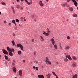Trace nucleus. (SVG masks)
<instances>
[{
    "label": "nucleus",
    "instance_id": "obj_63",
    "mask_svg": "<svg viewBox=\"0 0 78 78\" xmlns=\"http://www.w3.org/2000/svg\"><path fill=\"white\" fill-rule=\"evenodd\" d=\"M58 62H56V64H58Z\"/></svg>",
    "mask_w": 78,
    "mask_h": 78
},
{
    "label": "nucleus",
    "instance_id": "obj_58",
    "mask_svg": "<svg viewBox=\"0 0 78 78\" xmlns=\"http://www.w3.org/2000/svg\"><path fill=\"white\" fill-rule=\"evenodd\" d=\"M36 64H37V63H38V62L37 61V62H36Z\"/></svg>",
    "mask_w": 78,
    "mask_h": 78
},
{
    "label": "nucleus",
    "instance_id": "obj_16",
    "mask_svg": "<svg viewBox=\"0 0 78 78\" xmlns=\"http://www.w3.org/2000/svg\"><path fill=\"white\" fill-rule=\"evenodd\" d=\"M21 45L22 44H17V47H20Z\"/></svg>",
    "mask_w": 78,
    "mask_h": 78
},
{
    "label": "nucleus",
    "instance_id": "obj_38",
    "mask_svg": "<svg viewBox=\"0 0 78 78\" xmlns=\"http://www.w3.org/2000/svg\"><path fill=\"white\" fill-rule=\"evenodd\" d=\"M35 69L36 70H38V67H36V68H35Z\"/></svg>",
    "mask_w": 78,
    "mask_h": 78
},
{
    "label": "nucleus",
    "instance_id": "obj_42",
    "mask_svg": "<svg viewBox=\"0 0 78 78\" xmlns=\"http://www.w3.org/2000/svg\"><path fill=\"white\" fill-rule=\"evenodd\" d=\"M18 3H19L20 2V0H16Z\"/></svg>",
    "mask_w": 78,
    "mask_h": 78
},
{
    "label": "nucleus",
    "instance_id": "obj_39",
    "mask_svg": "<svg viewBox=\"0 0 78 78\" xmlns=\"http://www.w3.org/2000/svg\"><path fill=\"white\" fill-rule=\"evenodd\" d=\"M67 39H70V37H69V36H67Z\"/></svg>",
    "mask_w": 78,
    "mask_h": 78
},
{
    "label": "nucleus",
    "instance_id": "obj_3",
    "mask_svg": "<svg viewBox=\"0 0 78 78\" xmlns=\"http://www.w3.org/2000/svg\"><path fill=\"white\" fill-rule=\"evenodd\" d=\"M39 4L41 6H43V5H44V4L42 3V1H40L39 2Z\"/></svg>",
    "mask_w": 78,
    "mask_h": 78
},
{
    "label": "nucleus",
    "instance_id": "obj_27",
    "mask_svg": "<svg viewBox=\"0 0 78 78\" xmlns=\"http://www.w3.org/2000/svg\"><path fill=\"white\" fill-rule=\"evenodd\" d=\"M40 37H41V39H42V41H44V38H43V37H42V36H40Z\"/></svg>",
    "mask_w": 78,
    "mask_h": 78
},
{
    "label": "nucleus",
    "instance_id": "obj_33",
    "mask_svg": "<svg viewBox=\"0 0 78 78\" xmlns=\"http://www.w3.org/2000/svg\"><path fill=\"white\" fill-rule=\"evenodd\" d=\"M64 61H66V62H67V61H68V59H67V58L65 59Z\"/></svg>",
    "mask_w": 78,
    "mask_h": 78
},
{
    "label": "nucleus",
    "instance_id": "obj_51",
    "mask_svg": "<svg viewBox=\"0 0 78 78\" xmlns=\"http://www.w3.org/2000/svg\"><path fill=\"white\" fill-rule=\"evenodd\" d=\"M43 34H45H45H46V33L44 32L43 33Z\"/></svg>",
    "mask_w": 78,
    "mask_h": 78
},
{
    "label": "nucleus",
    "instance_id": "obj_15",
    "mask_svg": "<svg viewBox=\"0 0 78 78\" xmlns=\"http://www.w3.org/2000/svg\"><path fill=\"white\" fill-rule=\"evenodd\" d=\"M20 48L22 50H23V46H22V45H21L20 46Z\"/></svg>",
    "mask_w": 78,
    "mask_h": 78
},
{
    "label": "nucleus",
    "instance_id": "obj_17",
    "mask_svg": "<svg viewBox=\"0 0 78 78\" xmlns=\"http://www.w3.org/2000/svg\"><path fill=\"white\" fill-rule=\"evenodd\" d=\"M4 57L5 59H6L7 60V59H8V56L6 55H5Z\"/></svg>",
    "mask_w": 78,
    "mask_h": 78
},
{
    "label": "nucleus",
    "instance_id": "obj_53",
    "mask_svg": "<svg viewBox=\"0 0 78 78\" xmlns=\"http://www.w3.org/2000/svg\"><path fill=\"white\" fill-rule=\"evenodd\" d=\"M33 69H36V67L34 66L33 67Z\"/></svg>",
    "mask_w": 78,
    "mask_h": 78
},
{
    "label": "nucleus",
    "instance_id": "obj_4",
    "mask_svg": "<svg viewBox=\"0 0 78 78\" xmlns=\"http://www.w3.org/2000/svg\"><path fill=\"white\" fill-rule=\"evenodd\" d=\"M72 1L73 2L75 6H77V2L75 0H72Z\"/></svg>",
    "mask_w": 78,
    "mask_h": 78
},
{
    "label": "nucleus",
    "instance_id": "obj_44",
    "mask_svg": "<svg viewBox=\"0 0 78 78\" xmlns=\"http://www.w3.org/2000/svg\"><path fill=\"white\" fill-rule=\"evenodd\" d=\"M12 34H13V36H16V35H15V34H14V33H13Z\"/></svg>",
    "mask_w": 78,
    "mask_h": 78
},
{
    "label": "nucleus",
    "instance_id": "obj_25",
    "mask_svg": "<svg viewBox=\"0 0 78 78\" xmlns=\"http://www.w3.org/2000/svg\"><path fill=\"white\" fill-rule=\"evenodd\" d=\"M12 23H14V24H16V21H15V20H12Z\"/></svg>",
    "mask_w": 78,
    "mask_h": 78
},
{
    "label": "nucleus",
    "instance_id": "obj_1",
    "mask_svg": "<svg viewBox=\"0 0 78 78\" xmlns=\"http://www.w3.org/2000/svg\"><path fill=\"white\" fill-rule=\"evenodd\" d=\"M2 52H3V53H4V55H8V51H6V50H5V49H3L2 50Z\"/></svg>",
    "mask_w": 78,
    "mask_h": 78
},
{
    "label": "nucleus",
    "instance_id": "obj_11",
    "mask_svg": "<svg viewBox=\"0 0 78 78\" xmlns=\"http://www.w3.org/2000/svg\"><path fill=\"white\" fill-rule=\"evenodd\" d=\"M69 11H73V9L72 7H69Z\"/></svg>",
    "mask_w": 78,
    "mask_h": 78
},
{
    "label": "nucleus",
    "instance_id": "obj_55",
    "mask_svg": "<svg viewBox=\"0 0 78 78\" xmlns=\"http://www.w3.org/2000/svg\"><path fill=\"white\" fill-rule=\"evenodd\" d=\"M8 61H10V59H8Z\"/></svg>",
    "mask_w": 78,
    "mask_h": 78
},
{
    "label": "nucleus",
    "instance_id": "obj_7",
    "mask_svg": "<svg viewBox=\"0 0 78 78\" xmlns=\"http://www.w3.org/2000/svg\"><path fill=\"white\" fill-rule=\"evenodd\" d=\"M38 77L39 78H44V76L43 75H39L38 76Z\"/></svg>",
    "mask_w": 78,
    "mask_h": 78
},
{
    "label": "nucleus",
    "instance_id": "obj_54",
    "mask_svg": "<svg viewBox=\"0 0 78 78\" xmlns=\"http://www.w3.org/2000/svg\"><path fill=\"white\" fill-rule=\"evenodd\" d=\"M26 2V3L28 2V0H24Z\"/></svg>",
    "mask_w": 78,
    "mask_h": 78
},
{
    "label": "nucleus",
    "instance_id": "obj_34",
    "mask_svg": "<svg viewBox=\"0 0 78 78\" xmlns=\"http://www.w3.org/2000/svg\"><path fill=\"white\" fill-rule=\"evenodd\" d=\"M11 8L12 9V10H14V7L12 6L11 7Z\"/></svg>",
    "mask_w": 78,
    "mask_h": 78
},
{
    "label": "nucleus",
    "instance_id": "obj_43",
    "mask_svg": "<svg viewBox=\"0 0 78 78\" xmlns=\"http://www.w3.org/2000/svg\"><path fill=\"white\" fill-rule=\"evenodd\" d=\"M34 39H32V42H33V43L34 42Z\"/></svg>",
    "mask_w": 78,
    "mask_h": 78
},
{
    "label": "nucleus",
    "instance_id": "obj_37",
    "mask_svg": "<svg viewBox=\"0 0 78 78\" xmlns=\"http://www.w3.org/2000/svg\"><path fill=\"white\" fill-rule=\"evenodd\" d=\"M5 64H6V65H7L8 64V62L6 61L5 62Z\"/></svg>",
    "mask_w": 78,
    "mask_h": 78
},
{
    "label": "nucleus",
    "instance_id": "obj_59",
    "mask_svg": "<svg viewBox=\"0 0 78 78\" xmlns=\"http://www.w3.org/2000/svg\"><path fill=\"white\" fill-rule=\"evenodd\" d=\"M48 33H50V31H49V30H48Z\"/></svg>",
    "mask_w": 78,
    "mask_h": 78
},
{
    "label": "nucleus",
    "instance_id": "obj_49",
    "mask_svg": "<svg viewBox=\"0 0 78 78\" xmlns=\"http://www.w3.org/2000/svg\"><path fill=\"white\" fill-rule=\"evenodd\" d=\"M9 26H11V23H9Z\"/></svg>",
    "mask_w": 78,
    "mask_h": 78
},
{
    "label": "nucleus",
    "instance_id": "obj_57",
    "mask_svg": "<svg viewBox=\"0 0 78 78\" xmlns=\"http://www.w3.org/2000/svg\"><path fill=\"white\" fill-rule=\"evenodd\" d=\"M60 49H62V47H61V46H60Z\"/></svg>",
    "mask_w": 78,
    "mask_h": 78
},
{
    "label": "nucleus",
    "instance_id": "obj_22",
    "mask_svg": "<svg viewBox=\"0 0 78 78\" xmlns=\"http://www.w3.org/2000/svg\"><path fill=\"white\" fill-rule=\"evenodd\" d=\"M73 17H77V15L76 14H74L73 15Z\"/></svg>",
    "mask_w": 78,
    "mask_h": 78
},
{
    "label": "nucleus",
    "instance_id": "obj_40",
    "mask_svg": "<svg viewBox=\"0 0 78 78\" xmlns=\"http://www.w3.org/2000/svg\"><path fill=\"white\" fill-rule=\"evenodd\" d=\"M66 6L67 7H69L70 5H69L68 4H66Z\"/></svg>",
    "mask_w": 78,
    "mask_h": 78
},
{
    "label": "nucleus",
    "instance_id": "obj_12",
    "mask_svg": "<svg viewBox=\"0 0 78 78\" xmlns=\"http://www.w3.org/2000/svg\"><path fill=\"white\" fill-rule=\"evenodd\" d=\"M73 78H77V75L76 74H75V75H73Z\"/></svg>",
    "mask_w": 78,
    "mask_h": 78
},
{
    "label": "nucleus",
    "instance_id": "obj_20",
    "mask_svg": "<svg viewBox=\"0 0 78 78\" xmlns=\"http://www.w3.org/2000/svg\"><path fill=\"white\" fill-rule=\"evenodd\" d=\"M18 55H21L22 54V52L21 51H18Z\"/></svg>",
    "mask_w": 78,
    "mask_h": 78
},
{
    "label": "nucleus",
    "instance_id": "obj_35",
    "mask_svg": "<svg viewBox=\"0 0 78 78\" xmlns=\"http://www.w3.org/2000/svg\"><path fill=\"white\" fill-rule=\"evenodd\" d=\"M12 65L14 66H15V63H14V62H12Z\"/></svg>",
    "mask_w": 78,
    "mask_h": 78
},
{
    "label": "nucleus",
    "instance_id": "obj_56",
    "mask_svg": "<svg viewBox=\"0 0 78 78\" xmlns=\"http://www.w3.org/2000/svg\"><path fill=\"white\" fill-rule=\"evenodd\" d=\"M55 76L56 77V78H58V76H57V75Z\"/></svg>",
    "mask_w": 78,
    "mask_h": 78
},
{
    "label": "nucleus",
    "instance_id": "obj_19",
    "mask_svg": "<svg viewBox=\"0 0 78 78\" xmlns=\"http://www.w3.org/2000/svg\"><path fill=\"white\" fill-rule=\"evenodd\" d=\"M10 51L11 52H12V51L13 52H14V48H12L11 49H10Z\"/></svg>",
    "mask_w": 78,
    "mask_h": 78
},
{
    "label": "nucleus",
    "instance_id": "obj_48",
    "mask_svg": "<svg viewBox=\"0 0 78 78\" xmlns=\"http://www.w3.org/2000/svg\"><path fill=\"white\" fill-rule=\"evenodd\" d=\"M23 62H25V60H23Z\"/></svg>",
    "mask_w": 78,
    "mask_h": 78
},
{
    "label": "nucleus",
    "instance_id": "obj_45",
    "mask_svg": "<svg viewBox=\"0 0 78 78\" xmlns=\"http://www.w3.org/2000/svg\"><path fill=\"white\" fill-rule=\"evenodd\" d=\"M27 4L29 5H30V3L28 2H27Z\"/></svg>",
    "mask_w": 78,
    "mask_h": 78
},
{
    "label": "nucleus",
    "instance_id": "obj_8",
    "mask_svg": "<svg viewBox=\"0 0 78 78\" xmlns=\"http://www.w3.org/2000/svg\"><path fill=\"white\" fill-rule=\"evenodd\" d=\"M76 66V63H73L72 64V66L73 67H75Z\"/></svg>",
    "mask_w": 78,
    "mask_h": 78
},
{
    "label": "nucleus",
    "instance_id": "obj_32",
    "mask_svg": "<svg viewBox=\"0 0 78 78\" xmlns=\"http://www.w3.org/2000/svg\"><path fill=\"white\" fill-rule=\"evenodd\" d=\"M45 36H48L49 35V34L48 33H46L45 34Z\"/></svg>",
    "mask_w": 78,
    "mask_h": 78
},
{
    "label": "nucleus",
    "instance_id": "obj_46",
    "mask_svg": "<svg viewBox=\"0 0 78 78\" xmlns=\"http://www.w3.org/2000/svg\"><path fill=\"white\" fill-rule=\"evenodd\" d=\"M34 55H36V52H34Z\"/></svg>",
    "mask_w": 78,
    "mask_h": 78
},
{
    "label": "nucleus",
    "instance_id": "obj_61",
    "mask_svg": "<svg viewBox=\"0 0 78 78\" xmlns=\"http://www.w3.org/2000/svg\"><path fill=\"white\" fill-rule=\"evenodd\" d=\"M21 9H23V8H22V7L21 8Z\"/></svg>",
    "mask_w": 78,
    "mask_h": 78
},
{
    "label": "nucleus",
    "instance_id": "obj_5",
    "mask_svg": "<svg viewBox=\"0 0 78 78\" xmlns=\"http://www.w3.org/2000/svg\"><path fill=\"white\" fill-rule=\"evenodd\" d=\"M51 41L52 42V45H55V40L53 38H52L51 39Z\"/></svg>",
    "mask_w": 78,
    "mask_h": 78
},
{
    "label": "nucleus",
    "instance_id": "obj_23",
    "mask_svg": "<svg viewBox=\"0 0 78 78\" xmlns=\"http://www.w3.org/2000/svg\"><path fill=\"white\" fill-rule=\"evenodd\" d=\"M46 62H48V61H49L48 60V57H46Z\"/></svg>",
    "mask_w": 78,
    "mask_h": 78
},
{
    "label": "nucleus",
    "instance_id": "obj_52",
    "mask_svg": "<svg viewBox=\"0 0 78 78\" xmlns=\"http://www.w3.org/2000/svg\"><path fill=\"white\" fill-rule=\"evenodd\" d=\"M21 19L22 20L23 19V17H21Z\"/></svg>",
    "mask_w": 78,
    "mask_h": 78
},
{
    "label": "nucleus",
    "instance_id": "obj_47",
    "mask_svg": "<svg viewBox=\"0 0 78 78\" xmlns=\"http://www.w3.org/2000/svg\"><path fill=\"white\" fill-rule=\"evenodd\" d=\"M4 23H6V21H4Z\"/></svg>",
    "mask_w": 78,
    "mask_h": 78
},
{
    "label": "nucleus",
    "instance_id": "obj_29",
    "mask_svg": "<svg viewBox=\"0 0 78 78\" xmlns=\"http://www.w3.org/2000/svg\"><path fill=\"white\" fill-rule=\"evenodd\" d=\"M52 73L55 76H56V75H57L56 74V73H55L54 72H52Z\"/></svg>",
    "mask_w": 78,
    "mask_h": 78
},
{
    "label": "nucleus",
    "instance_id": "obj_13",
    "mask_svg": "<svg viewBox=\"0 0 78 78\" xmlns=\"http://www.w3.org/2000/svg\"><path fill=\"white\" fill-rule=\"evenodd\" d=\"M51 75L50 74H48L47 76H46L47 78H50V76Z\"/></svg>",
    "mask_w": 78,
    "mask_h": 78
},
{
    "label": "nucleus",
    "instance_id": "obj_30",
    "mask_svg": "<svg viewBox=\"0 0 78 78\" xmlns=\"http://www.w3.org/2000/svg\"><path fill=\"white\" fill-rule=\"evenodd\" d=\"M70 48V47L69 46H67L66 47V49H69Z\"/></svg>",
    "mask_w": 78,
    "mask_h": 78
},
{
    "label": "nucleus",
    "instance_id": "obj_28",
    "mask_svg": "<svg viewBox=\"0 0 78 78\" xmlns=\"http://www.w3.org/2000/svg\"><path fill=\"white\" fill-rule=\"evenodd\" d=\"M16 22H17L18 23H19V20L18 19H16Z\"/></svg>",
    "mask_w": 78,
    "mask_h": 78
},
{
    "label": "nucleus",
    "instance_id": "obj_36",
    "mask_svg": "<svg viewBox=\"0 0 78 78\" xmlns=\"http://www.w3.org/2000/svg\"><path fill=\"white\" fill-rule=\"evenodd\" d=\"M48 63L49 64H50V65L51 64V62H50L48 61Z\"/></svg>",
    "mask_w": 78,
    "mask_h": 78
},
{
    "label": "nucleus",
    "instance_id": "obj_31",
    "mask_svg": "<svg viewBox=\"0 0 78 78\" xmlns=\"http://www.w3.org/2000/svg\"><path fill=\"white\" fill-rule=\"evenodd\" d=\"M62 6H63V7H65V6H66V4H62Z\"/></svg>",
    "mask_w": 78,
    "mask_h": 78
},
{
    "label": "nucleus",
    "instance_id": "obj_2",
    "mask_svg": "<svg viewBox=\"0 0 78 78\" xmlns=\"http://www.w3.org/2000/svg\"><path fill=\"white\" fill-rule=\"evenodd\" d=\"M66 58H67L69 59L70 61H71V60H72V58H71V57H70V55H66Z\"/></svg>",
    "mask_w": 78,
    "mask_h": 78
},
{
    "label": "nucleus",
    "instance_id": "obj_6",
    "mask_svg": "<svg viewBox=\"0 0 78 78\" xmlns=\"http://www.w3.org/2000/svg\"><path fill=\"white\" fill-rule=\"evenodd\" d=\"M19 73L20 76H22V70H20L19 71Z\"/></svg>",
    "mask_w": 78,
    "mask_h": 78
},
{
    "label": "nucleus",
    "instance_id": "obj_9",
    "mask_svg": "<svg viewBox=\"0 0 78 78\" xmlns=\"http://www.w3.org/2000/svg\"><path fill=\"white\" fill-rule=\"evenodd\" d=\"M9 55H10V56H13V54H12V52H9Z\"/></svg>",
    "mask_w": 78,
    "mask_h": 78
},
{
    "label": "nucleus",
    "instance_id": "obj_24",
    "mask_svg": "<svg viewBox=\"0 0 78 78\" xmlns=\"http://www.w3.org/2000/svg\"><path fill=\"white\" fill-rule=\"evenodd\" d=\"M54 47H55V49H57L58 48H57V45H56V44L54 45Z\"/></svg>",
    "mask_w": 78,
    "mask_h": 78
},
{
    "label": "nucleus",
    "instance_id": "obj_60",
    "mask_svg": "<svg viewBox=\"0 0 78 78\" xmlns=\"http://www.w3.org/2000/svg\"><path fill=\"white\" fill-rule=\"evenodd\" d=\"M21 2H23V0H21Z\"/></svg>",
    "mask_w": 78,
    "mask_h": 78
},
{
    "label": "nucleus",
    "instance_id": "obj_14",
    "mask_svg": "<svg viewBox=\"0 0 78 78\" xmlns=\"http://www.w3.org/2000/svg\"><path fill=\"white\" fill-rule=\"evenodd\" d=\"M11 42L13 46H14V45H15V42H14V40H12V41Z\"/></svg>",
    "mask_w": 78,
    "mask_h": 78
},
{
    "label": "nucleus",
    "instance_id": "obj_18",
    "mask_svg": "<svg viewBox=\"0 0 78 78\" xmlns=\"http://www.w3.org/2000/svg\"><path fill=\"white\" fill-rule=\"evenodd\" d=\"M73 59H74V60H76V58L75 57V56H73Z\"/></svg>",
    "mask_w": 78,
    "mask_h": 78
},
{
    "label": "nucleus",
    "instance_id": "obj_62",
    "mask_svg": "<svg viewBox=\"0 0 78 78\" xmlns=\"http://www.w3.org/2000/svg\"><path fill=\"white\" fill-rule=\"evenodd\" d=\"M24 21H25V22L26 21V19H25L24 20Z\"/></svg>",
    "mask_w": 78,
    "mask_h": 78
},
{
    "label": "nucleus",
    "instance_id": "obj_41",
    "mask_svg": "<svg viewBox=\"0 0 78 78\" xmlns=\"http://www.w3.org/2000/svg\"><path fill=\"white\" fill-rule=\"evenodd\" d=\"M12 11H13V12L14 14H15V11H14V10H12Z\"/></svg>",
    "mask_w": 78,
    "mask_h": 78
},
{
    "label": "nucleus",
    "instance_id": "obj_10",
    "mask_svg": "<svg viewBox=\"0 0 78 78\" xmlns=\"http://www.w3.org/2000/svg\"><path fill=\"white\" fill-rule=\"evenodd\" d=\"M13 71L14 72H15V73H16V71L17 70L16 69V68L14 67H13Z\"/></svg>",
    "mask_w": 78,
    "mask_h": 78
},
{
    "label": "nucleus",
    "instance_id": "obj_50",
    "mask_svg": "<svg viewBox=\"0 0 78 78\" xmlns=\"http://www.w3.org/2000/svg\"><path fill=\"white\" fill-rule=\"evenodd\" d=\"M70 0H67V2H70Z\"/></svg>",
    "mask_w": 78,
    "mask_h": 78
},
{
    "label": "nucleus",
    "instance_id": "obj_21",
    "mask_svg": "<svg viewBox=\"0 0 78 78\" xmlns=\"http://www.w3.org/2000/svg\"><path fill=\"white\" fill-rule=\"evenodd\" d=\"M7 50H8V51H10L11 50V49L9 48V47H7Z\"/></svg>",
    "mask_w": 78,
    "mask_h": 78
},
{
    "label": "nucleus",
    "instance_id": "obj_64",
    "mask_svg": "<svg viewBox=\"0 0 78 78\" xmlns=\"http://www.w3.org/2000/svg\"><path fill=\"white\" fill-rule=\"evenodd\" d=\"M49 0H46V2H48Z\"/></svg>",
    "mask_w": 78,
    "mask_h": 78
},
{
    "label": "nucleus",
    "instance_id": "obj_26",
    "mask_svg": "<svg viewBox=\"0 0 78 78\" xmlns=\"http://www.w3.org/2000/svg\"><path fill=\"white\" fill-rule=\"evenodd\" d=\"M1 4H2L3 5H6V3H5L4 2H2Z\"/></svg>",
    "mask_w": 78,
    "mask_h": 78
}]
</instances>
